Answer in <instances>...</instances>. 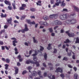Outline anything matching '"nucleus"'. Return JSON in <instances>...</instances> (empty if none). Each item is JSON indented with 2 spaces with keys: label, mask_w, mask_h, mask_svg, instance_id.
<instances>
[{
  "label": "nucleus",
  "mask_w": 79,
  "mask_h": 79,
  "mask_svg": "<svg viewBox=\"0 0 79 79\" xmlns=\"http://www.w3.org/2000/svg\"><path fill=\"white\" fill-rule=\"evenodd\" d=\"M74 78L75 79H77V74L75 73L74 74Z\"/></svg>",
  "instance_id": "obj_31"
},
{
  "label": "nucleus",
  "mask_w": 79,
  "mask_h": 79,
  "mask_svg": "<svg viewBox=\"0 0 79 79\" xmlns=\"http://www.w3.org/2000/svg\"><path fill=\"white\" fill-rule=\"evenodd\" d=\"M42 2L40 1H39L38 2H36V3L37 5H39V6H41V2Z\"/></svg>",
  "instance_id": "obj_22"
},
{
  "label": "nucleus",
  "mask_w": 79,
  "mask_h": 79,
  "mask_svg": "<svg viewBox=\"0 0 79 79\" xmlns=\"http://www.w3.org/2000/svg\"><path fill=\"white\" fill-rule=\"evenodd\" d=\"M53 25H60L62 23L58 20H56L53 22Z\"/></svg>",
  "instance_id": "obj_5"
},
{
  "label": "nucleus",
  "mask_w": 79,
  "mask_h": 79,
  "mask_svg": "<svg viewBox=\"0 0 79 79\" xmlns=\"http://www.w3.org/2000/svg\"><path fill=\"white\" fill-rule=\"evenodd\" d=\"M66 34H67L68 35L71 37H74V34L73 33H69V31H67L66 32Z\"/></svg>",
  "instance_id": "obj_7"
},
{
  "label": "nucleus",
  "mask_w": 79,
  "mask_h": 79,
  "mask_svg": "<svg viewBox=\"0 0 79 79\" xmlns=\"http://www.w3.org/2000/svg\"><path fill=\"white\" fill-rule=\"evenodd\" d=\"M20 10H25V8L23 7V6L20 7L19 8Z\"/></svg>",
  "instance_id": "obj_37"
},
{
  "label": "nucleus",
  "mask_w": 79,
  "mask_h": 79,
  "mask_svg": "<svg viewBox=\"0 0 79 79\" xmlns=\"http://www.w3.org/2000/svg\"><path fill=\"white\" fill-rule=\"evenodd\" d=\"M30 11H31L34 12V11H35V9L34 8H31L30 9Z\"/></svg>",
  "instance_id": "obj_38"
},
{
  "label": "nucleus",
  "mask_w": 79,
  "mask_h": 79,
  "mask_svg": "<svg viewBox=\"0 0 79 79\" xmlns=\"http://www.w3.org/2000/svg\"><path fill=\"white\" fill-rule=\"evenodd\" d=\"M11 40H14L12 41L13 43V46H14V47H16V44L15 43H18V41H17V39L16 38L13 37L12 38H11Z\"/></svg>",
  "instance_id": "obj_3"
},
{
  "label": "nucleus",
  "mask_w": 79,
  "mask_h": 79,
  "mask_svg": "<svg viewBox=\"0 0 79 79\" xmlns=\"http://www.w3.org/2000/svg\"><path fill=\"white\" fill-rule=\"evenodd\" d=\"M62 11L67 12L68 11V9H63Z\"/></svg>",
  "instance_id": "obj_48"
},
{
  "label": "nucleus",
  "mask_w": 79,
  "mask_h": 79,
  "mask_svg": "<svg viewBox=\"0 0 79 79\" xmlns=\"http://www.w3.org/2000/svg\"><path fill=\"white\" fill-rule=\"evenodd\" d=\"M33 42L34 43H37L38 42V41L36 40H35V37H33Z\"/></svg>",
  "instance_id": "obj_25"
},
{
  "label": "nucleus",
  "mask_w": 79,
  "mask_h": 79,
  "mask_svg": "<svg viewBox=\"0 0 79 79\" xmlns=\"http://www.w3.org/2000/svg\"><path fill=\"white\" fill-rule=\"evenodd\" d=\"M44 22H40L39 23V24H40L41 25H44Z\"/></svg>",
  "instance_id": "obj_50"
},
{
  "label": "nucleus",
  "mask_w": 79,
  "mask_h": 79,
  "mask_svg": "<svg viewBox=\"0 0 79 79\" xmlns=\"http://www.w3.org/2000/svg\"><path fill=\"white\" fill-rule=\"evenodd\" d=\"M25 17H26V16L25 15H23L21 17V20H23V19H24L25 18Z\"/></svg>",
  "instance_id": "obj_45"
},
{
  "label": "nucleus",
  "mask_w": 79,
  "mask_h": 79,
  "mask_svg": "<svg viewBox=\"0 0 79 79\" xmlns=\"http://www.w3.org/2000/svg\"><path fill=\"white\" fill-rule=\"evenodd\" d=\"M27 72L26 70H24L22 74H26V73H27Z\"/></svg>",
  "instance_id": "obj_47"
},
{
  "label": "nucleus",
  "mask_w": 79,
  "mask_h": 79,
  "mask_svg": "<svg viewBox=\"0 0 79 79\" xmlns=\"http://www.w3.org/2000/svg\"><path fill=\"white\" fill-rule=\"evenodd\" d=\"M60 76L62 78H64V75L63 74H60Z\"/></svg>",
  "instance_id": "obj_51"
},
{
  "label": "nucleus",
  "mask_w": 79,
  "mask_h": 79,
  "mask_svg": "<svg viewBox=\"0 0 79 79\" xmlns=\"http://www.w3.org/2000/svg\"><path fill=\"white\" fill-rule=\"evenodd\" d=\"M27 69L29 70V73H31V69H32V67L31 66H29L28 68H27Z\"/></svg>",
  "instance_id": "obj_30"
},
{
  "label": "nucleus",
  "mask_w": 79,
  "mask_h": 79,
  "mask_svg": "<svg viewBox=\"0 0 79 79\" xmlns=\"http://www.w3.org/2000/svg\"><path fill=\"white\" fill-rule=\"evenodd\" d=\"M57 14H52L50 15L49 18H57Z\"/></svg>",
  "instance_id": "obj_10"
},
{
  "label": "nucleus",
  "mask_w": 79,
  "mask_h": 79,
  "mask_svg": "<svg viewBox=\"0 0 79 79\" xmlns=\"http://www.w3.org/2000/svg\"><path fill=\"white\" fill-rule=\"evenodd\" d=\"M79 38L78 37H77L76 39V40L75 42V44H77V43H79Z\"/></svg>",
  "instance_id": "obj_36"
},
{
  "label": "nucleus",
  "mask_w": 79,
  "mask_h": 79,
  "mask_svg": "<svg viewBox=\"0 0 79 79\" xmlns=\"http://www.w3.org/2000/svg\"><path fill=\"white\" fill-rule=\"evenodd\" d=\"M69 42H71L70 41H69V40L68 39H67L66 40V41H64V43L65 44H66V43H69Z\"/></svg>",
  "instance_id": "obj_27"
},
{
  "label": "nucleus",
  "mask_w": 79,
  "mask_h": 79,
  "mask_svg": "<svg viewBox=\"0 0 79 79\" xmlns=\"http://www.w3.org/2000/svg\"><path fill=\"white\" fill-rule=\"evenodd\" d=\"M37 72L38 75H40V74H41V71H38Z\"/></svg>",
  "instance_id": "obj_53"
},
{
  "label": "nucleus",
  "mask_w": 79,
  "mask_h": 79,
  "mask_svg": "<svg viewBox=\"0 0 79 79\" xmlns=\"http://www.w3.org/2000/svg\"><path fill=\"white\" fill-rule=\"evenodd\" d=\"M37 55V52L35 51V53L32 55V56H34L33 59L34 61H37V57L35 56Z\"/></svg>",
  "instance_id": "obj_6"
},
{
  "label": "nucleus",
  "mask_w": 79,
  "mask_h": 79,
  "mask_svg": "<svg viewBox=\"0 0 79 79\" xmlns=\"http://www.w3.org/2000/svg\"><path fill=\"white\" fill-rule=\"evenodd\" d=\"M6 14L3 15V13H1V18H6Z\"/></svg>",
  "instance_id": "obj_21"
},
{
  "label": "nucleus",
  "mask_w": 79,
  "mask_h": 79,
  "mask_svg": "<svg viewBox=\"0 0 79 79\" xmlns=\"http://www.w3.org/2000/svg\"><path fill=\"white\" fill-rule=\"evenodd\" d=\"M52 44H48V47L47 48V49L48 50H50L52 48V47H51V45Z\"/></svg>",
  "instance_id": "obj_20"
},
{
  "label": "nucleus",
  "mask_w": 79,
  "mask_h": 79,
  "mask_svg": "<svg viewBox=\"0 0 79 79\" xmlns=\"http://www.w3.org/2000/svg\"><path fill=\"white\" fill-rule=\"evenodd\" d=\"M12 6H13L14 10L16 9V6L15 3H13L12 4Z\"/></svg>",
  "instance_id": "obj_33"
},
{
  "label": "nucleus",
  "mask_w": 79,
  "mask_h": 79,
  "mask_svg": "<svg viewBox=\"0 0 79 79\" xmlns=\"http://www.w3.org/2000/svg\"><path fill=\"white\" fill-rule=\"evenodd\" d=\"M3 44H4L3 42L2 41H0V45H3Z\"/></svg>",
  "instance_id": "obj_55"
},
{
  "label": "nucleus",
  "mask_w": 79,
  "mask_h": 79,
  "mask_svg": "<svg viewBox=\"0 0 79 79\" xmlns=\"http://www.w3.org/2000/svg\"><path fill=\"white\" fill-rule=\"evenodd\" d=\"M69 52H68L67 55L68 56H71V52H72V53L73 54V55L72 58L74 60H75L76 59V55H74V53L73 52H72V51L71 50L69 51Z\"/></svg>",
  "instance_id": "obj_4"
},
{
  "label": "nucleus",
  "mask_w": 79,
  "mask_h": 79,
  "mask_svg": "<svg viewBox=\"0 0 79 79\" xmlns=\"http://www.w3.org/2000/svg\"><path fill=\"white\" fill-rule=\"evenodd\" d=\"M14 68L15 69V74H15V75H16V74H17L18 73L19 69L18 68L16 67H15Z\"/></svg>",
  "instance_id": "obj_12"
},
{
  "label": "nucleus",
  "mask_w": 79,
  "mask_h": 79,
  "mask_svg": "<svg viewBox=\"0 0 79 79\" xmlns=\"http://www.w3.org/2000/svg\"><path fill=\"white\" fill-rule=\"evenodd\" d=\"M44 77H46V76H47V73H44Z\"/></svg>",
  "instance_id": "obj_60"
},
{
  "label": "nucleus",
  "mask_w": 79,
  "mask_h": 79,
  "mask_svg": "<svg viewBox=\"0 0 79 79\" xmlns=\"http://www.w3.org/2000/svg\"><path fill=\"white\" fill-rule=\"evenodd\" d=\"M26 63L27 64H29L30 63H32V64H36V67H38L40 66L39 62H38L36 61L34 62V61H33L31 60H27Z\"/></svg>",
  "instance_id": "obj_1"
},
{
  "label": "nucleus",
  "mask_w": 79,
  "mask_h": 79,
  "mask_svg": "<svg viewBox=\"0 0 79 79\" xmlns=\"http://www.w3.org/2000/svg\"><path fill=\"white\" fill-rule=\"evenodd\" d=\"M23 58H20V59H19V61L20 62H22V61H23Z\"/></svg>",
  "instance_id": "obj_58"
},
{
  "label": "nucleus",
  "mask_w": 79,
  "mask_h": 79,
  "mask_svg": "<svg viewBox=\"0 0 79 79\" xmlns=\"http://www.w3.org/2000/svg\"><path fill=\"white\" fill-rule=\"evenodd\" d=\"M4 29H7L8 28V26L5 25L4 26Z\"/></svg>",
  "instance_id": "obj_61"
},
{
  "label": "nucleus",
  "mask_w": 79,
  "mask_h": 79,
  "mask_svg": "<svg viewBox=\"0 0 79 79\" xmlns=\"http://www.w3.org/2000/svg\"><path fill=\"white\" fill-rule=\"evenodd\" d=\"M65 23L67 24H71V20H67L65 21Z\"/></svg>",
  "instance_id": "obj_14"
},
{
  "label": "nucleus",
  "mask_w": 79,
  "mask_h": 79,
  "mask_svg": "<svg viewBox=\"0 0 79 79\" xmlns=\"http://www.w3.org/2000/svg\"><path fill=\"white\" fill-rule=\"evenodd\" d=\"M24 44L25 45L28 46L29 45V44H30V43L29 42H28L27 43V42H26L24 43Z\"/></svg>",
  "instance_id": "obj_34"
},
{
  "label": "nucleus",
  "mask_w": 79,
  "mask_h": 79,
  "mask_svg": "<svg viewBox=\"0 0 79 79\" xmlns=\"http://www.w3.org/2000/svg\"><path fill=\"white\" fill-rule=\"evenodd\" d=\"M61 6H65V3H64V1H63L62 2L61 4Z\"/></svg>",
  "instance_id": "obj_40"
},
{
  "label": "nucleus",
  "mask_w": 79,
  "mask_h": 79,
  "mask_svg": "<svg viewBox=\"0 0 79 79\" xmlns=\"http://www.w3.org/2000/svg\"><path fill=\"white\" fill-rule=\"evenodd\" d=\"M17 66H20V65H21V64H20V63L19 62H17Z\"/></svg>",
  "instance_id": "obj_64"
},
{
  "label": "nucleus",
  "mask_w": 79,
  "mask_h": 79,
  "mask_svg": "<svg viewBox=\"0 0 79 79\" xmlns=\"http://www.w3.org/2000/svg\"><path fill=\"white\" fill-rule=\"evenodd\" d=\"M35 51L36 52V53H37V51H34L33 50H30L29 52V55H31V54L32 53V52H35Z\"/></svg>",
  "instance_id": "obj_28"
},
{
  "label": "nucleus",
  "mask_w": 79,
  "mask_h": 79,
  "mask_svg": "<svg viewBox=\"0 0 79 79\" xmlns=\"http://www.w3.org/2000/svg\"><path fill=\"white\" fill-rule=\"evenodd\" d=\"M61 2V1L60 0H57L56 1V3H55V5L56 6H59L60 3Z\"/></svg>",
  "instance_id": "obj_13"
},
{
  "label": "nucleus",
  "mask_w": 79,
  "mask_h": 79,
  "mask_svg": "<svg viewBox=\"0 0 79 79\" xmlns=\"http://www.w3.org/2000/svg\"><path fill=\"white\" fill-rule=\"evenodd\" d=\"M26 21L27 22V23L30 24H35V22L33 21V22H31L30 20H26Z\"/></svg>",
  "instance_id": "obj_11"
},
{
  "label": "nucleus",
  "mask_w": 79,
  "mask_h": 79,
  "mask_svg": "<svg viewBox=\"0 0 79 79\" xmlns=\"http://www.w3.org/2000/svg\"><path fill=\"white\" fill-rule=\"evenodd\" d=\"M44 58L45 60H47V55L46 54V53H45L44 55Z\"/></svg>",
  "instance_id": "obj_41"
},
{
  "label": "nucleus",
  "mask_w": 79,
  "mask_h": 79,
  "mask_svg": "<svg viewBox=\"0 0 79 79\" xmlns=\"http://www.w3.org/2000/svg\"><path fill=\"white\" fill-rule=\"evenodd\" d=\"M75 15V13L72 12L71 13V14L70 16V17H71V16H74V15Z\"/></svg>",
  "instance_id": "obj_42"
},
{
  "label": "nucleus",
  "mask_w": 79,
  "mask_h": 79,
  "mask_svg": "<svg viewBox=\"0 0 79 79\" xmlns=\"http://www.w3.org/2000/svg\"><path fill=\"white\" fill-rule=\"evenodd\" d=\"M54 0H51L50 2L51 4H53V3H54Z\"/></svg>",
  "instance_id": "obj_49"
},
{
  "label": "nucleus",
  "mask_w": 79,
  "mask_h": 79,
  "mask_svg": "<svg viewBox=\"0 0 79 79\" xmlns=\"http://www.w3.org/2000/svg\"><path fill=\"white\" fill-rule=\"evenodd\" d=\"M40 51H42L44 49V48L42 46H40Z\"/></svg>",
  "instance_id": "obj_43"
},
{
  "label": "nucleus",
  "mask_w": 79,
  "mask_h": 79,
  "mask_svg": "<svg viewBox=\"0 0 79 79\" xmlns=\"http://www.w3.org/2000/svg\"><path fill=\"white\" fill-rule=\"evenodd\" d=\"M43 25L45 26H48V24L47 23V22H44Z\"/></svg>",
  "instance_id": "obj_32"
},
{
  "label": "nucleus",
  "mask_w": 79,
  "mask_h": 79,
  "mask_svg": "<svg viewBox=\"0 0 79 79\" xmlns=\"http://www.w3.org/2000/svg\"><path fill=\"white\" fill-rule=\"evenodd\" d=\"M57 52V50H56V49H54V51L53 52L54 53H56Z\"/></svg>",
  "instance_id": "obj_57"
},
{
  "label": "nucleus",
  "mask_w": 79,
  "mask_h": 79,
  "mask_svg": "<svg viewBox=\"0 0 79 79\" xmlns=\"http://www.w3.org/2000/svg\"><path fill=\"white\" fill-rule=\"evenodd\" d=\"M48 30H49V31L50 32H53V30L52 28H49Z\"/></svg>",
  "instance_id": "obj_44"
},
{
  "label": "nucleus",
  "mask_w": 79,
  "mask_h": 79,
  "mask_svg": "<svg viewBox=\"0 0 79 79\" xmlns=\"http://www.w3.org/2000/svg\"><path fill=\"white\" fill-rule=\"evenodd\" d=\"M56 73H58V72H60V73H63V70L60 67H58L57 69H56Z\"/></svg>",
  "instance_id": "obj_8"
},
{
  "label": "nucleus",
  "mask_w": 79,
  "mask_h": 79,
  "mask_svg": "<svg viewBox=\"0 0 79 79\" xmlns=\"http://www.w3.org/2000/svg\"><path fill=\"white\" fill-rule=\"evenodd\" d=\"M44 19V20H47L48 19V17L47 16H43Z\"/></svg>",
  "instance_id": "obj_26"
},
{
  "label": "nucleus",
  "mask_w": 79,
  "mask_h": 79,
  "mask_svg": "<svg viewBox=\"0 0 79 79\" xmlns=\"http://www.w3.org/2000/svg\"><path fill=\"white\" fill-rule=\"evenodd\" d=\"M74 9L76 11H77V12H79V8H78L76 6H74Z\"/></svg>",
  "instance_id": "obj_23"
},
{
  "label": "nucleus",
  "mask_w": 79,
  "mask_h": 79,
  "mask_svg": "<svg viewBox=\"0 0 79 79\" xmlns=\"http://www.w3.org/2000/svg\"><path fill=\"white\" fill-rule=\"evenodd\" d=\"M5 66V69H6V70H7L8 69V67L9 66V65L6 64L4 65Z\"/></svg>",
  "instance_id": "obj_24"
},
{
  "label": "nucleus",
  "mask_w": 79,
  "mask_h": 79,
  "mask_svg": "<svg viewBox=\"0 0 79 79\" xmlns=\"http://www.w3.org/2000/svg\"><path fill=\"white\" fill-rule=\"evenodd\" d=\"M76 23V19L73 18L72 20H71V24H74Z\"/></svg>",
  "instance_id": "obj_16"
},
{
  "label": "nucleus",
  "mask_w": 79,
  "mask_h": 79,
  "mask_svg": "<svg viewBox=\"0 0 79 79\" xmlns=\"http://www.w3.org/2000/svg\"><path fill=\"white\" fill-rule=\"evenodd\" d=\"M5 32V30L4 29L3 30H2L0 32V34H2V33H4V32Z\"/></svg>",
  "instance_id": "obj_35"
},
{
  "label": "nucleus",
  "mask_w": 79,
  "mask_h": 79,
  "mask_svg": "<svg viewBox=\"0 0 79 79\" xmlns=\"http://www.w3.org/2000/svg\"><path fill=\"white\" fill-rule=\"evenodd\" d=\"M68 60V57H64L63 59V60H65V61H67Z\"/></svg>",
  "instance_id": "obj_39"
},
{
  "label": "nucleus",
  "mask_w": 79,
  "mask_h": 79,
  "mask_svg": "<svg viewBox=\"0 0 79 79\" xmlns=\"http://www.w3.org/2000/svg\"><path fill=\"white\" fill-rule=\"evenodd\" d=\"M22 6H23V8H25L26 7V4H23L22 5Z\"/></svg>",
  "instance_id": "obj_46"
},
{
  "label": "nucleus",
  "mask_w": 79,
  "mask_h": 79,
  "mask_svg": "<svg viewBox=\"0 0 79 79\" xmlns=\"http://www.w3.org/2000/svg\"><path fill=\"white\" fill-rule=\"evenodd\" d=\"M69 16L68 15H61L60 16V18L62 20H64L68 18V17Z\"/></svg>",
  "instance_id": "obj_2"
},
{
  "label": "nucleus",
  "mask_w": 79,
  "mask_h": 79,
  "mask_svg": "<svg viewBox=\"0 0 79 79\" xmlns=\"http://www.w3.org/2000/svg\"><path fill=\"white\" fill-rule=\"evenodd\" d=\"M43 64L44 66V67H45V68H46V67H47V65H46V64H45V63H43Z\"/></svg>",
  "instance_id": "obj_59"
},
{
  "label": "nucleus",
  "mask_w": 79,
  "mask_h": 79,
  "mask_svg": "<svg viewBox=\"0 0 79 79\" xmlns=\"http://www.w3.org/2000/svg\"><path fill=\"white\" fill-rule=\"evenodd\" d=\"M24 30H25V32H27V31H29V29L28 28H27V26L26 24L25 25V28Z\"/></svg>",
  "instance_id": "obj_19"
},
{
  "label": "nucleus",
  "mask_w": 79,
  "mask_h": 79,
  "mask_svg": "<svg viewBox=\"0 0 79 79\" xmlns=\"http://www.w3.org/2000/svg\"><path fill=\"white\" fill-rule=\"evenodd\" d=\"M8 9L10 10H11V6H8Z\"/></svg>",
  "instance_id": "obj_56"
},
{
  "label": "nucleus",
  "mask_w": 79,
  "mask_h": 79,
  "mask_svg": "<svg viewBox=\"0 0 79 79\" xmlns=\"http://www.w3.org/2000/svg\"><path fill=\"white\" fill-rule=\"evenodd\" d=\"M73 69H74L75 71H76L77 70V68L76 67H74L73 68Z\"/></svg>",
  "instance_id": "obj_63"
},
{
  "label": "nucleus",
  "mask_w": 79,
  "mask_h": 79,
  "mask_svg": "<svg viewBox=\"0 0 79 79\" xmlns=\"http://www.w3.org/2000/svg\"><path fill=\"white\" fill-rule=\"evenodd\" d=\"M68 66L69 68H73V66L70 64H68Z\"/></svg>",
  "instance_id": "obj_54"
},
{
  "label": "nucleus",
  "mask_w": 79,
  "mask_h": 79,
  "mask_svg": "<svg viewBox=\"0 0 79 79\" xmlns=\"http://www.w3.org/2000/svg\"><path fill=\"white\" fill-rule=\"evenodd\" d=\"M48 77L49 79H55V76L53 75L52 76V73H50L48 75Z\"/></svg>",
  "instance_id": "obj_9"
},
{
  "label": "nucleus",
  "mask_w": 79,
  "mask_h": 79,
  "mask_svg": "<svg viewBox=\"0 0 79 79\" xmlns=\"http://www.w3.org/2000/svg\"><path fill=\"white\" fill-rule=\"evenodd\" d=\"M4 3L6 5H9V6H10V5H11V3L10 2L7 1V0H5L4 1Z\"/></svg>",
  "instance_id": "obj_15"
},
{
  "label": "nucleus",
  "mask_w": 79,
  "mask_h": 79,
  "mask_svg": "<svg viewBox=\"0 0 79 79\" xmlns=\"http://www.w3.org/2000/svg\"><path fill=\"white\" fill-rule=\"evenodd\" d=\"M6 20L8 23H11V21H12V18L10 17L9 19H7Z\"/></svg>",
  "instance_id": "obj_17"
},
{
  "label": "nucleus",
  "mask_w": 79,
  "mask_h": 79,
  "mask_svg": "<svg viewBox=\"0 0 79 79\" xmlns=\"http://www.w3.org/2000/svg\"><path fill=\"white\" fill-rule=\"evenodd\" d=\"M21 32H22L23 33H24V32H25L26 31L24 29H23L21 31Z\"/></svg>",
  "instance_id": "obj_62"
},
{
  "label": "nucleus",
  "mask_w": 79,
  "mask_h": 79,
  "mask_svg": "<svg viewBox=\"0 0 79 79\" xmlns=\"http://www.w3.org/2000/svg\"><path fill=\"white\" fill-rule=\"evenodd\" d=\"M21 55H19V56H17V59H20V58H21Z\"/></svg>",
  "instance_id": "obj_52"
},
{
  "label": "nucleus",
  "mask_w": 79,
  "mask_h": 79,
  "mask_svg": "<svg viewBox=\"0 0 79 79\" xmlns=\"http://www.w3.org/2000/svg\"><path fill=\"white\" fill-rule=\"evenodd\" d=\"M31 74L33 76H37V72L35 71H34L31 73Z\"/></svg>",
  "instance_id": "obj_18"
},
{
  "label": "nucleus",
  "mask_w": 79,
  "mask_h": 79,
  "mask_svg": "<svg viewBox=\"0 0 79 79\" xmlns=\"http://www.w3.org/2000/svg\"><path fill=\"white\" fill-rule=\"evenodd\" d=\"M5 61L7 63H9L10 62V60L9 58L6 59Z\"/></svg>",
  "instance_id": "obj_29"
}]
</instances>
